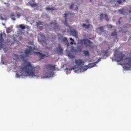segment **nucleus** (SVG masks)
<instances>
[{"instance_id":"9","label":"nucleus","mask_w":131,"mask_h":131,"mask_svg":"<svg viewBox=\"0 0 131 131\" xmlns=\"http://www.w3.org/2000/svg\"><path fill=\"white\" fill-rule=\"evenodd\" d=\"M96 66V63H89L88 66H86L85 67H83V69L84 71L85 70H88L89 68H93V67H95Z\"/></svg>"},{"instance_id":"35","label":"nucleus","mask_w":131,"mask_h":131,"mask_svg":"<svg viewBox=\"0 0 131 131\" xmlns=\"http://www.w3.org/2000/svg\"><path fill=\"white\" fill-rule=\"evenodd\" d=\"M129 9H130V10H129L128 12L129 13H131V6H129Z\"/></svg>"},{"instance_id":"20","label":"nucleus","mask_w":131,"mask_h":131,"mask_svg":"<svg viewBox=\"0 0 131 131\" xmlns=\"http://www.w3.org/2000/svg\"><path fill=\"white\" fill-rule=\"evenodd\" d=\"M19 28H20V29H22V30H24V29H26V27L25 26V25H19Z\"/></svg>"},{"instance_id":"12","label":"nucleus","mask_w":131,"mask_h":131,"mask_svg":"<svg viewBox=\"0 0 131 131\" xmlns=\"http://www.w3.org/2000/svg\"><path fill=\"white\" fill-rule=\"evenodd\" d=\"M34 53L36 54V55H37V56L39 57L40 60H42V59H43L45 57H46V54H43L39 52H36Z\"/></svg>"},{"instance_id":"7","label":"nucleus","mask_w":131,"mask_h":131,"mask_svg":"<svg viewBox=\"0 0 131 131\" xmlns=\"http://www.w3.org/2000/svg\"><path fill=\"white\" fill-rule=\"evenodd\" d=\"M29 49H26L25 52V54L26 55V57H29L31 55H32L31 52H32V47L31 46H29Z\"/></svg>"},{"instance_id":"32","label":"nucleus","mask_w":131,"mask_h":131,"mask_svg":"<svg viewBox=\"0 0 131 131\" xmlns=\"http://www.w3.org/2000/svg\"><path fill=\"white\" fill-rule=\"evenodd\" d=\"M108 28L110 29L111 28H113V26L112 25H109L108 26Z\"/></svg>"},{"instance_id":"10","label":"nucleus","mask_w":131,"mask_h":131,"mask_svg":"<svg viewBox=\"0 0 131 131\" xmlns=\"http://www.w3.org/2000/svg\"><path fill=\"white\" fill-rule=\"evenodd\" d=\"M104 16L105 20H106V21H109V18L108 17V15H107V14H104L103 13L100 14V20H101V21H102L103 19H104Z\"/></svg>"},{"instance_id":"25","label":"nucleus","mask_w":131,"mask_h":131,"mask_svg":"<svg viewBox=\"0 0 131 131\" xmlns=\"http://www.w3.org/2000/svg\"><path fill=\"white\" fill-rule=\"evenodd\" d=\"M42 45L43 46V47H45V48H47V42H46V41H43L42 42Z\"/></svg>"},{"instance_id":"38","label":"nucleus","mask_w":131,"mask_h":131,"mask_svg":"<svg viewBox=\"0 0 131 131\" xmlns=\"http://www.w3.org/2000/svg\"><path fill=\"white\" fill-rule=\"evenodd\" d=\"M99 61H100V59L98 61H96V63H98Z\"/></svg>"},{"instance_id":"36","label":"nucleus","mask_w":131,"mask_h":131,"mask_svg":"<svg viewBox=\"0 0 131 131\" xmlns=\"http://www.w3.org/2000/svg\"><path fill=\"white\" fill-rule=\"evenodd\" d=\"M120 19H121V17L120 18L119 21H118V23L119 24H120Z\"/></svg>"},{"instance_id":"37","label":"nucleus","mask_w":131,"mask_h":131,"mask_svg":"<svg viewBox=\"0 0 131 131\" xmlns=\"http://www.w3.org/2000/svg\"><path fill=\"white\" fill-rule=\"evenodd\" d=\"M57 38V36H56V35H55L54 38Z\"/></svg>"},{"instance_id":"40","label":"nucleus","mask_w":131,"mask_h":131,"mask_svg":"<svg viewBox=\"0 0 131 131\" xmlns=\"http://www.w3.org/2000/svg\"><path fill=\"white\" fill-rule=\"evenodd\" d=\"M15 56H16V57H18V55H15Z\"/></svg>"},{"instance_id":"18","label":"nucleus","mask_w":131,"mask_h":131,"mask_svg":"<svg viewBox=\"0 0 131 131\" xmlns=\"http://www.w3.org/2000/svg\"><path fill=\"white\" fill-rule=\"evenodd\" d=\"M10 17L11 18V20H13V21H16V18L15 17V14L11 13L10 15Z\"/></svg>"},{"instance_id":"17","label":"nucleus","mask_w":131,"mask_h":131,"mask_svg":"<svg viewBox=\"0 0 131 131\" xmlns=\"http://www.w3.org/2000/svg\"><path fill=\"white\" fill-rule=\"evenodd\" d=\"M46 11H56L57 9L55 8L54 7L50 8V7H47L45 8Z\"/></svg>"},{"instance_id":"39","label":"nucleus","mask_w":131,"mask_h":131,"mask_svg":"<svg viewBox=\"0 0 131 131\" xmlns=\"http://www.w3.org/2000/svg\"><path fill=\"white\" fill-rule=\"evenodd\" d=\"M73 69H75V67H73Z\"/></svg>"},{"instance_id":"42","label":"nucleus","mask_w":131,"mask_h":131,"mask_svg":"<svg viewBox=\"0 0 131 131\" xmlns=\"http://www.w3.org/2000/svg\"><path fill=\"white\" fill-rule=\"evenodd\" d=\"M111 3H112V1H111Z\"/></svg>"},{"instance_id":"24","label":"nucleus","mask_w":131,"mask_h":131,"mask_svg":"<svg viewBox=\"0 0 131 131\" xmlns=\"http://www.w3.org/2000/svg\"><path fill=\"white\" fill-rule=\"evenodd\" d=\"M98 29L101 31V32H104V28L103 27H100Z\"/></svg>"},{"instance_id":"1","label":"nucleus","mask_w":131,"mask_h":131,"mask_svg":"<svg viewBox=\"0 0 131 131\" xmlns=\"http://www.w3.org/2000/svg\"><path fill=\"white\" fill-rule=\"evenodd\" d=\"M40 70V68L34 67L32 66L31 62H28L26 66H25L22 69V71H17L16 73V78L20 77V76H23L22 71L25 72V74L31 77L34 76H39L38 75V71Z\"/></svg>"},{"instance_id":"3","label":"nucleus","mask_w":131,"mask_h":131,"mask_svg":"<svg viewBox=\"0 0 131 131\" xmlns=\"http://www.w3.org/2000/svg\"><path fill=\"white\" fill-rule=\"evenodd\" d=\"M124 57H125V55L122 53V52H120L116 55L115 60L117 62H120V61H122L123 60V58H124Z\"/></svg>"},{"instance_id":"13","label":"nucleus","mask_w":131,"mask_h":131,"mask_svg":"<svg viewBox=\"0 0 131 131\" xmlns=\"http://www.w3.org/2000/svg\"><path fill=\"white\" fill-rule=\"evenodd\" d=\"M28 4L31 7H37V4L35 3V0H31L28 2Z\"/></svg>"},{"instance_id":"27","label":"nucleus","mask_w":131,"mask_h":131,"mask_svg":"<svg viewBox=\"0 0 131 131\" xmlns=\"http://www.w3.org/2000/svg\"><path fill=\"white\" fill-rule=\"evenodd\" d=\"M70 40H72V41L70 42V44L72 45H73V42H74V39H73L72 38H70Z\"/></svg>"},{"instance_id":"30","label":"nucleus","mask_w":131,"mask_h":131,"mask_svg":"<svg viewBox=\"0 0 131 131\" xmlns=\"http://www.w3.org/2000/svg\"><path fill=\"white\" fill-rule=\"evenodd\" d=\"M73 6H74V4H72L70 6V9H73Z\"/></svg>"},{"instance_id":"23","label":"nucleus","mask_w":131,"mask_h":131,"mask_svg":"<svg viewBox=\"0 0 131 131\" xmlns=\"http://www.w3.org/2000/svg\"><path fill=\"white\" fill-rule=\"evenodd\" d=\"M124 2H125V0H118L117 1L118 4H119V5H120V4H122V3H124Z\"/></svg>"},{"instance_id":"41","label":"nucleus","mask_w":131,"mask_h":131,"mask_svg":"<svg viewBox=\"0 0 131 131\" xmlns=\"http://www.w3.org/2000/svg\"><path fill=\"white\" fill-rule=\"evenodd\" d=\"M124 32H126V31H124Z\"/></svg>"},{"instance_id":"21","label":"nucleus","mask_w":131,"mask_h":131,"mask_svg":"<svg viewBox=\"0 0 131 131\" xmlns=\"http://www.w3.org/2000/svg\"><path fill=\"white\" fill-rule=\"evenodd\" d=\"M62 41H63V42H66V43H68V40L67 39V37H64L62 38Z\"/></svg>"},{"instance_id":"19","label":"nucleus","mask_w":131,"mask_h":131,"mask_svg":"<svg viewBox=\"0 0 131 131\" xmlns=\"http://www.w3.org/2000/svg\"><path fill=\"white\" fill-rule=\"evenodd\" d=\"M82 26V27H85L86 29H89V28H90V26H91V25L89 24L86 25L85 24H83Z\"/></svg>"},{"instance_id":"4","label":"nucleus","mask_w":131,"mask_h":131,"mask_svg":"<svg viewBox=\"0 0 131 131\" xmlns=\"http://www.w3.org/2000/svg\"><path fill=\"white\" fill-rule=\"evenodd\" d=\"M80 43L81 45H84V46H86V47H90V45L92 43V42L89 39L85 38L80 40Z\"/></svg>"},{"instance_id":"2","label":"nucleus","mask_w":131,"mask_h":131,"mask_svg":"<svg viewBox=\"0 0 131 131\" xmlns=\"http://www.w3.org/2000/svg\"><path fill=\"white\" fill-rule=\"evenodd\" d=\"M46 69L48 70L47 73V77H52L54 75V71L56 70V66L53 64H47L45 66Z\"/></svg>"},{"instance_id":"28","label":"nucleus","mask_w":131,"mask_h":131,"mask_svg":"<svg viewBox=\"0 0 131 131\" xmlns=\"http://www.w3.org/2000/svg\"><path fill=\"white\" fill-rule=\"evenodd\" d=\"M7 33H10L11 32V29L8 28L6 29Z\"/></svg>"},{"instance_id":"29","label":"nucleus","mask_w":131,"mask_h":131,"mask_svg":"<svg viewBox=\"0 0 131 131\" xmlns=\"http://www.w3.org/2000/svg\"><path fill=\"white\" fill-rule=\"evenodd\" d=\"M42 24V23L41 21H38L36 25L37 26H39V25H41Z\"/></svg>"},{"instance_id":"5","label":"nucleus","mask_w":131,"mask_h":131,"mask_svg":"<svg viewBox=\"0 0 131 131\" xmlns=\"http://www.w3.org/2000/svg\"><path fill=\"white\" fill-rule=\"evenodd\" d=\"M75 63L77 66L82 67L84 65V61L80 59H75Z\"/></svg>"},{"instance_id":"22","label":"nucleus","mask_w":131,"mask_h":131,"mask_svg":"<svg viewBox=\"0 0 131 131\" xmlns=\"http://www.w3.org/2000/svg\"><path fill=\"white\" fill-rule=\"evenodd\" d=\"M83 53L85 56H89L90 55V52L88 51L84 50L83 51Z\"/></svg>"},{"instance_id":"11","label":"nucleus","mask_w":131,"mask_h":131,"mask_svg":"<svg viewBox=\"0 0 131 131\" xmlns=\"http://www.w3.org/2000/svg\"><path fill=\"white\" fill-rule=\"evenodd\" d=\"M70 33H71V34H72V35H73L76 38H77L78 37V34L77 33V31L76 30H75V29L71 30Z\"/></svg>"},{"instance_id":"6","label":"nucleus","mask_w":131,"mask_h":131,"mask_svg":"<svg viewBox=\"0 0 131 131\" xmlns=\"http://www.w3.org/2000/svg\"><path fill=\"white\" fill-rule=\"evenodd\" d=\"M50 25L51 27H52V28H53L54 30H56V29H59V25H58V23L56 20H54V21H51L50 23Z\"/></svg>"},{"instance_id":"34","label":"nucleus","mask_w":131,"mask_h":131,"mask_svg":"<svg viewBox=\"0 0 131 131\" xmlns=\"http://www.w3.org/2000/svg\"><path fill=\"white\" fill-rule=\"evenodd\" d=\"M77 51H78V52H81V49H80V48H77Z\"/></svg>"},{"instance_id":"33","label":"nucleus","mask_w":131,"mask_h":131,"mask_svg":"<svg viewBox=\"0 0 131 131\" xmlns=\"http://www.w3.org/2000/svg\"><path fill=\"white\" fill-rule=\"evenodd\" d=\"M78 7L77 6V5H75V8H73L74 10H78Z\"/></svg>"},{"instance_id":"14","label":"nucleus","mask_w":131,"mask_h":131,"mask_svg":"<svg viewBox=\"0 0 131 131\" xmlns=\"http://www.w3.org/2000/svg\"><path fill=\"white\" fill-rule=\"evenodd\" d=\"M56 52L59 54H61V53H63V49L61 47V45H58V48L56 49Z\"/></svg>"},{"instance_id":"8","label":"nucleus","mask_w":131,"mask_h":131,"mask_svg":"<svg viewBox=\"0 0 131 131\" xmlns=\"http://www.w3.org/2000/svg\"><path fill=\"white\" fill-rule=\"evenodd\" d=\"M3 36H6V34L1 33L0 34V50L3 49V47L4 46L3 43H4V41H5V40H4V37H3Z\"/></svg>"},{"instance_id":"26","label":"nucleus","mask_w":131,"mask_h":131,"mask_svg":"<svg viewBox=\"0 0 131 131\" xmlns=\"http://www.w3.org/2000/svg\"><path fill=\"white\" fill-rule=\"evenodd\" d=\"M118 12L121 14H123V13H124V10L123 9H120L118 10Z\"/></svg>"},{"instance_id":"16","label":"nucleus","mask_w":131,"mask_h":131,"mask_svg":"<svg viewBox=\"0 0 131 131\" xmlns=\"http://www.w3.org/2000/svg\"><path fill=\"white\" fill-rule=\"evenodd\" d=\"M111 36H114L116 38H117V32H116V29H114V32L111 33Z\"/></svg>"},{"instance_id":"15","label":"nucleus","mask_w":131,"mask_h":131,"mask_svg":"<svg viewBox=\"0 0 131 131\" xmlns=\"http://www.w3.org/2000/svg\"><path fill=\"white\" fill-rule=\"evenodd\" d=\"M67 16H68V14L64 13V21H63V23L66 26H68V23H67Z\"/></svg>"},{"instance_id":"31","label":"nucleus","mask_w":131,"mask_h":131,"mask_svg":"<svg viewBox=\"0 0 131 131\" xmlns=\"http://www.w3.org/2000/svg\"><path fill=\"white\" fill-rule=\"evenodd\" d=\"M17 18H20V17H21V14L20 13H17L16 15Z\"/></svg>"}]
</instances>
